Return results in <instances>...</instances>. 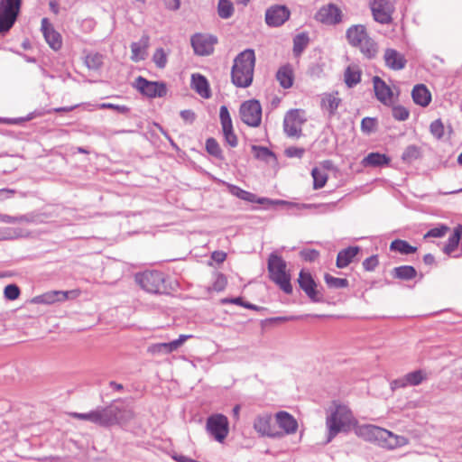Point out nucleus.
I'll return each mask as SVG.
<instances>
[{"instance_id": "nucleus-43", "label": "nucleus", "mask_w": 462, "mask_h": 462, "mask_svg": "<svg viewBox=\"0 0 462 462\" xmlns=\"http://www.w3.org/2000/svg\"><path fill=\"white\" fill-rule=\"evenodd\" d=\"M28 233L16 228H2L0 229V240L14 239L18 237L26 236Z\"/></svg>"}, {"instance_id": "nucleus-5", "label": "nucleus", "mask_w": 462, "mask_h": 462, "mask_svg": "<svg viewBox=\"0 0 462 462\" xmlns=\"http://www.w3.org/2000/svg\"><path fill=\"white\" fill-rule=\"evenodd\" d=\"M268 271L271 280L275 282L285 293L292 292L291 274L287 271L285 261L278 254L273 253L268 259Z\"/></svg>"}, {"instance_id": "nucleus-4", "label": "nucleus", "mask_w": 462, "mask_h": 462, "mask_svg": "<svg viewBox=\"0 0 462 462\" xmlns=\"http://www.w3.org/2000/svg\"><path fill=\"white\" fill-rule=\"evenodd\" d=\"M349 43L357 47L360 51L368 59L374 58L378 52L377 44L368 35L364 25H353L346 32Z\"/></svg>"}, {"instance_id": "nucleus-62", "label": "nucleus", "mask_w": 462, "mask_h": 462, "mask_svg": "<svg viewBox=\"0 0 462 462\" xmlns=\"http://www.w3.org/2000/svg\"><path fill=\"white\" fill-rule=\"evenodd\" d=\"M70 416L78 420H88L91 422V411L86 413L72 412L70 413Z\"/></svg>"}, {"instance_id": "nucleus-19", "label": "nucleus", "mask_w": 462, "mask_h": 462, "mask_svg": "<svg viewBox=\"0 0 462 462\" xmlns=\"http://www.w3.org/2000/svg\"><path fill=\"white\" fill-rule=\"evenodd\" d=\"M192 337L191 335H180L179 338L169 343H156L148 346L147 352L151 355L170 354L180 348L189 338Z\"/></svg>"}, {"instance_id": "nucleus-52", "label": "nucleus", "mask_w": 462, "mask_h": 462, "mask_svg": "<svg viewBox=\"0 0 462 462\" xmlns=\"http://www.w3.org/2000/svg\"><path fill=\"white\" fill-rule=\"evenodd\" d=\"M376 127V121L371 117H365L362 120L361 128L365 133L373 132Z\"/></svg>"}, {"instance_id": "nucleus-50", "label": "nucleus", "mask_w": 462, "mask_h": 462, "mask_svg": "<svg viewBox=\"0 0 462 462\" xmlns=\"http://www.w3.org/2000/svg\"><path fill=\"white\" fill-rule=\"evenodd\" d=\"M392 112L393 116L400 121H404L409 117V111L402 106H393Z\"/></svg>"}, {"instance_id": "nucleus-25", "label": "nucleus", "mask_w": 462, "mask_h": 462, "mask_svg": "<svg viewBox=\"0 0 462 462\" xmlns=\"http://www.w3.org/2000/svg\"><path fill=\"white\" fill-rule=\"evenodd\" d=\"M42 31L50 47L55 51L60 50L61 47V37L60 33L53 29L47 18L42 20Z\"/></svg>"}, {"instance_id": "nucleus-20", "label": "nucleus", "mask_w": 462, "mask_h": 462, "mask_svg": "<svg viewBox=\"0 0 462 462\" xmlns=\"http://www.w3.org/2000/svg\"><path fill=\"white\" fill-rule=\"evenodd\" d=\"M374 90L376 98L385 106L393 104L394 96L391 88L378 76L373 78Z\"/></svg>"}, {"instance_id": "nucleus-13", "label": "nucleus", "mask_w": 462, "mask_h": 462, "mask_svg": "<svg viewBox=\"0 0 462 462\" xmlns=\"http://www.w3.org/2000/svg\"><path fill=\"white\" fill-rule=\"evenodd\" d=\"M305 122L304 112L299 109L289 111L283 120L285 133L289 136H298L301 132V126Z\"/></svg>"}, {"instance_id": "nucleus-11", "label": "nucleus", "mask_w": 462, "mask_h": 462, "mask_svg": "<svg viewBox=\"0 0 462 462\" xmlns=\"http://www.w3.org/2000/svg\"><path fill=\"white\" fill-rule=\"evenodd\" d=\"M371 10L374 19L380 23H389L392 21L393 13V0H373L371 3Z\"/></svg>"}, {"instance_id": "nucleus-18", "label": "nucleus", "mask_w": 462, "mask_h": 462, "mask_svg": "<svg viewBox=\"0 0 462 462\" xmlns=\"http://www.w3.org/2000/svg\"><path fill=\"white\" fill-rule=\"evenodd\" d=\"M217 39L211 35L196 34L191 38V45L198 55H209L214 51Z\"/></svg>"}, {"instance_id": "nucleus-24", "label": "nucleus", "mask_w": 462, "mask_h": 462, "mask_svg": "<svg viewBox=\"0 0 462 462\" xmlns=\"http://www.w3.org/2000/svg\"><path fill=\"white\" fill-rule=\"evenodd\" d=\"M317 19L327 24H335L341 20V11L334 5H328L319 9Z\"/></svg>"}, {"instance_id": "nucleus-7", "label": "nucleus", "mask_w": 462, "mask_h": 462, "mask_svg": "<svg viewBox=\"0 0 462 462\" xmlns=\"http://www.w3.org/2000/svg\"><path fill=\"white\" fill-rule=\"evenodd\" d=\"M206 430L215 440L222 443L229 433L228 420L223 414H213L207 419Z\"/></svg>"}, {"instance_id": "nucleus-29", "label": "nucleus", "mask_w": 462, "mask_h": 462, "mask_svg": "<svg viewBox=\"0 0 462 462\" xmlns=\"http://www.w3.org/2000/svg\"><path fill=\"white\" fill-rule=\"evenodd\" d=\"M192 88L202 97L208 98L210 97L209 85L207 79L200 74H193L191 76Z\"/></svg>"}, {"instance_id": "nucleus-21", "label": "nucleus", "mask_w": 462, "mask_h": 462, "mask_svg": "<svg viewBox=\"0 0 462 462\" xmlns=\"http://www.w3.org/2000/svg\"><path fill=\"white\" fill-rule=\"evenodd\" d=\"M290 17V11L284 5H275L269 8L265 14V21L270 26H280Z\"/></svg>"}, {"instance_id": "nucleus-35", "label": "nucleus", "mask_w": 462, "mask_h": 462, "mask_svg": "<svg viewBox=\"0 0 462 462\" xmlns=\"http://www.w3.org/2000/svg\"><path fill=\"white\" fill-rule=\"evenodd\" d=\"M252 150L257 159L263 160L268 163H274L276 162L274 153L266 146H252Z\"/></svg>"}, {"instance_id": "nucleus-55", "label": "nucleus", "mask_w": 462, "mask_h": 462, "mask_svg": "<svg viewBox=\"0 0 462 462\" xmlns=\"http://www.w3.org/2000/svg\"><path fill=\"white\" fill-rule=\"evenodd\" d=\"M226 285V279L223 274H217L216 280L212 285V289L220 291L225 289Z\"/></svg>"}, {"instance_id": "nucleus-28", "label": "nucleus", "mask_w": 462, "mask_h": 462, "mask_svg": "<svg viewBox=\"0 0 462 462\" xmlns=\"http://www.w3.org/2000/svg\"><path fill=\"white\" fill-rule=\"evenodd\" d=\"M116 420L113 421V425H125L134 418V411L125 405H119L118 402H116Z\"/></svg>"}, {"instance_id": "nucleus-31", "label": "nucleus", "mask_w": 462, "mask_h": 462, "mask_svg": "<svg viewBox=\"0 0 462 462\" xmlns=\"http://www.w3.org/2000/svg\"><path fill=\"white\" fill-rule=\"evenodd\" d=\"M362 70L356 64L347 66L344 73V80L348 88L356 86L361 80Z\"/></svg>"}, {"instance_id": "nucleus-37", "label": "nucleus", "mask_w": 462, "mask_h": 462, "mask_svg": "<svg viewBox=\"0 0 462 462\" xmlns=\"http://www.w3.org/2000/svg\"><path fill=\"white\" fill-rule=\"evenodd\" d=\"M393 273L395 278L407 281L415 278L417 272L412 266L403 265L395 267Z\"/></svg>"}, {"instance_id": "nucleus-63", "label": "nucleus", "mask_w": 462, "mask_h": 462, "mask_svg": "<svg viewBox=\"0 0 462 462\" xmlns=\"http://www.w3.org/2000/svg\"><path fill=\"white\" fill-rule=\"evenodd\" d=\"M226 257V253L224 252H220V251H216L212 254V259L217 263H222L225 261Z\"/></svg>"}, {"instance_id": "nucleus-45", "label": "nucleus", "mask_w": 462, "mask_h": 462, "mask_svg": "<svg viewBox=\"0 0 462 462\" xmlns=\"http://www.w3.org/2000/svg\"><path fill=\"white\" fill-rule=\"evenodd\" d=\"M309 38L306 34H299L293 40V51L296 55H300L307 47Z\"/></svg>"}, {"instance_id": "nucleus-12", "label": "nucleus", "mask_w": 462, "mask_h": 462, "mask_svg": "<svg viewBox=\"0 0 462 462\" xmlns=\"http://www.w3.org/2000/svg\"><path fill=\"white\" fill-rule=\"evenodd\" d=\"M79 295V291H51L32 299L33 303L37 304H54L62 302L69 299H75Z\"/></svg>"}, {"instance_id": "nucleus-48", "label": "nucleus", "mask_w": 462, "mask_h": 462, "mask_svg": "<svg viewBox=\"0 0 462 462\" xmlns=\"http://www.w3.org/2000/svg\"><path fill=\"white\" fill-rule=\"evenodd\" d=\"M4 294L6 299L10 300H14L20 295V289L15 284H9L5 286Z\"/></svg>"}, {"instance_id": "nucleus-41", "label": "nucleus", "mask_w": 462, "mask_h": 462, "mask_svg": "<svg viewBox=\"0 0 462 462\" xmlns=\"http://www.w3.org/2000/svg\"><path fill=\"white\" fill-rule=\"evenodd\" d=\"M461 231L462 227L458 226L457 227L455 228L454 234L448 238V241L444 247V252L447 254H450L457 247L461 236Z\"/></svg>"}, {"instance_id": "nucleus-38", "label": "nucleus", "mask_w": 462, "mask_h": 462, "mask_svg": "<svg viewBox=\"0 0 462 462\" xmlns=\"http://www.w3.org/2000/svg\"><path fill=\"white\" fill-rule=\"evenodd\" d=\"M227 189H228V191L232 195H234V196H236V197H237V198H239V199H241L243 200H246V201H249V202H257L258 199H256V196L254 194H253L251 192H248V191H245V190L240 189L237 186H235V185H232V184H228L227 185Z\"/></svg>"}, {"instance_id": "nucleus-6", "label": "nucleus", "mask_w": 462, "mask_h": 462, "mask_svg": "<svg viewBox=\"0 0 462 462\" xmlns=\"http://www.w3.org/2000/svg\"><path fill=\"white\" fill-rule=\"evenodd\" d=\"M22 0H0V34H5L14 26Z\"/></svg>"}, {"instance_id": "nucleus-46", "label": "nucleus", "mask_w": 462, "mask_h": 462, "mask_svg": "<svg viewBox=\"0 0 462 462\" xmlns=\"http://www.w3.org/2000/svg\"><path fill=\"white\" fill-rule=\"evenodd\" d=\"M152 60L158 68H164L167 64V53L162 48H159L154 51Z\"/></svg>"}, {"instance_id": "nucleus-33", "label": "nucleus", "mask_w": 462, "mask_h": 462, "mask_svg": "<svg viewBox=\"0 0 462 462\" xmlns=\"http://www.w3.org/2000/svg\"><path fill=\"white\" fill-rule=\"evenodd\" d=\"M390 162V158L387 157L385 154L379 153V152H372L369 153L367 156H365L363 161L362 164L365 167L370 166V167H380L383 165H387Z\"/></svg>"}, {"instance_id": "nucleus-34", "label": "nucleus", "mask_w": 462, "mask_h": 462, "mask_svg": "<svg viewBox=\"0 0 462 462\" xmlns=\"http://www.w3.org/2000/svg\"><path fill=\"white\" fill-rule=\"evenodd\" d=\"M276 79L282 88H291L293 83L292 69L289 66H283L280 68L277 71Z\"/></svg>"}, {"instance_id": "nucleus-14", "label": "nucleus", "mask_w": 462, "mask_h": 462, "mask_svg": "<svg viewBox=\"0 0 462 462\" xmlns=\"http://www.w3.org/2000/svg\"><path fill=\"white\" fill-rule=\"evenodd\" d=\"M298 282L300 287L303 290V291L307 294L311 301H323V295L320 291L318 290V285L310 273L301 270L299 275Z\"/></svg>"}, {"instance_id": "nucleus-26", "label": "nucleus", "mask_w": 462, "mask_h": 462, "mask_svg": "<svg viewBox=\"0 0 462 462\" xmlns=\"http://www.w3.org/2000/svg\"><path fill=\"white\" fill-rule=\"evenodd\" d=\"M383 59L386 66L394 70L403 69L406 64L404 56L393 49L385 50Z\"/></svg>"}, {"instance_id": "nucleus-9", "label": "nucleus", "mask_w": 462, "mask_h": 462, "mask_svg": "<svg viewBox=\"0 0 462 462\" xmlns=\"http://www.w3.org/2000/svg\"><path fill=\"white\" fill-rule=\"evenodd\" d=\"M241 120L249 126L257 127L262 121V106L255 99L245 101L239 109Z\"/></svg>"}, {"instance_id": "nucleus-27", "label": "nucleus", "mask_w": 462, "mask_h": 462, "mask_svg": "<svg viewBox=\"0 0 462 462\" xmlns=\"http://www.w3.org/2000/svg\"><path fill=\"white\" fill-rule=\"evenodd\" d=\"M411 97L413 101L420 106H427L431 101V94L423 84L416 85L413 88Z\"/></svg>"}, {"instance_id": "nucleus-32", "label": "nucleus", "mask_w": 462, "mask_h": 462, "mask_svg": "<svg viewBox=\"0 0 462 462\" xmlns=\"http://www.w3.org/2000/svg\"><path fill=\"white\" fill-rule=\"evenodd\" d=\"M359 247L350 246L346 249L340 251L337 257V266L338 268L346 267L353 260V258L358 254Z\"/></svg>"}, {"instance_id": "nucleus-44", "label": "nucleus", "mask_w": 462, "mask_h": 462, "mask_svg": "<svg viewBox=\"0 0 462 462\" xmlns=\"http://www.w3.org/2000/svg\"><path fill=\"white\" fill-rule=\"evenodd\" d=\"M324 280L329 288L339 289L348 286V281L344 278H337L328 273H326Z\"/></svg>"}, {"instance_id": "nucleus-60", "label": "nucleus", "mask_w": 462, "mask_h": 462, "mask_svg": "<svg viewBox=\"0 0 462 462\" xmlns=\"http://www.w3.org/2000/svg\"><path fill=\"white\" fill-rule=\"evenodd\" d=\"M164 6L171 11H177L180 7V0H162Z\"/></svg>"}, {"instance_id": "nucleus-30", "label": "nucleus", "mask_w": 462, "mask_h": 462, "mask_svg": "<svg viewBox=\"0 0 462 462\" xmlns=\"http://www.w3.org/2000/svg\"><path fill=\"white\" fill-rule=\"evenodd\" d=\"M148 41L149 38L147 36H143L140 42L131 44L132 60L137 62L145 59Z\"/></svg>"}, {"instance_id": "nucleus-8", "label": "nucleus", "mask_w": 462, "mask_h": 462, "mask_svg": "<svg viewBox=\"0 0 462 462\" xmlns=\"http://www.w3.org/2000/svg\"><path fill=\"white\" fill-rule=\"evenodd\" d=\"M136 282L147 292L159 293L164 287V276L157 271H147L135 275Z\"/></svg>"}, {"instance_id": "nucleus-40", "label": "nucleus", "mask_w": 462, "mask_h": 462, "mask_svg": "<svg viewBox=\"0 0 462 462\" xmlns=\"http://www.w3.org/2000/svg\"><path fill=\"white\" fill-rule=\"evenodd\" d=\"M234 5L230 0H219L217 4V14L222 19H228L234 14Z\"/></svg>"}, {"instance_id": "nucleus-15", "label": "nucleus", "mask_w": 462, "mask_h": 462, "mask_svg": "<svg viewBox=\"0 0 462 462\" xmlns=\"http://www.w3.org/2000/svg\"><path fill=\"white\" fill-rule=\"evenodd\" d=\"M254 429L263 437L273 439L282 437V433L272 426V416L269 413L256 416L254 421Z\"/></svg>"}, {"instance_id": "nucleus-56", "label": "nucleus", "mask_w": 462, "mask_h": 462, "mask_svg": "<svg viewBox=\"0 0 462 462\" xmlns=\"http://www.w3.org/2000/svg\"><path fill=\"white\" fill-rule=\"evenodd\" d=\"M376 255L370 256L363 262V266L366 271H373L378 265Z\"/></svg>"}, {"instance_id": "nucleus-2", "label": "nucleus", "mask_w": 462, "mask_h": 462, "mask_svg": "<svg viewBox=\"0 0 462 462\" xmlns=\"http://www.w3.org/2000/svg\"><path fill=\"white\" fill-rule=\"evenodd\" d=\"M354 431L357 437L364 440L375 442L379 446L389 449L402 447L408 443L405 437L395 435L392 431L375 425H358L357 423Z\"/></svg>"}, {"instance_id": "nucleus-54", "label": "nucleus", "mask_w": 462, "mask_h": 462, "mask_svg": "<svg viewBox=\"0 0 462 462\" xmlns=\"http://www.w3.org/2000/svg\"><path fill=\"white\" fill-rule=\"evenodd\" d=\"M448 230V227L446 226L435 227V228L430 229L425 235V237H442L446 235Z\"/></svg>"}, {"instance_id": "nucleus-3", "label": "nucleus", "mask_w": 462, "mask_h": 462, "mask_svg": "<svg viewBox=\"0 0 462 462\" xmlns=\"http://www.w3.org/2000/svg\"><path fill=\"white\" fill-rule=\"evenodd\" d=\"M255 56L253 50L242 51L234 60L231 71L233 83L239 88H247L251 85L254 76Z\"/></svg>"}, {"instance_id": "nucleus-1", "label": "nucleus", "mask_w": 462, "mask_h": 462, "mask_svg": "<svg viewBox=\"0 0 462 462\" xmlns=\"http://www.w3.org/2000/svg\"><path fill=\"white\" fill-rule=\"evenodd\" d=\"M357 419L350 407L339 401L332 402L326 412V443H329L339 433H348L354 430Z\"/></svg>"}, {"instance_id": "nucleus-16", "label": "nucleus", "mask_w": 462, "mask_h": 462, "mask_svg": "<svg viewBox=\"0 0 462 462\" xmlns=\"http://www.w3.org/2000/svg\"><path fill=\"white\" fill-rule=\"evenodd\" d=\"M116 402L106 407H99L91 411V422L102 427L113 426L115 421Z\"/></svg>"}, {"instance_id": "nucleus-64", "label": "nucleus", "mask_w": 462, "mask_h": 462, "mask_svg": "<svg viewBox=\"0 0 462 462\" xmlns=\"http://www.w3.org/2000/svg\"><path fill=\"white\" fill-rule=\"evenodd\" d=\"M172 458L177 462H196L197 460H194L189 457L183 456V455H174L172 456Z\"/></svg>"}, {"instance_id": "nucleus-59", "label": "nucleus", "mask_w": 462, "mask_h": 462, "mask_svg": "<svg viewBox=\"0 0 462 462\" xmlns=\"http://www.w3.org/2000/svg\"><path fill=\"white\" fill-rule=\"evenodd\" d=\"M257 203H259V204L269 203L272 205H286V206H290V207L293 206L292 203L287 202L285 200H271V199H265V198L258 199Z\"/></svg>"}, {"instance_id": "nucleus-23", "label": "nucleus", "mask_w": 462, "mask_h": 462, "mask_svg": "<svg viewBox=\"0 0 462 462\" xmlns=\"http://www.w3.org/2000/svg\"><path fill=\"white\" fill-rule=\"evenodd\" d=\"M275 420L280 430L284 435L293 434L298 430V422L292 415L287 411H279L275 414Z\"/></svg>"}, {"instance_id": "nucleus-22", "label": "nucleus", "mask_w": 462, "mask_h": 462, "mask_svg": "<svg viewBox=\"0 0 462 462\" xmlns=\"http://www.w3.org/2000/svg\"><path fill=\"white\" fill-rule=\"evenodd\" d=\"M219 117L222 125L224 136L227 144H236L237 140L233 131L232 120L229 111L226 106H221L219 109Z\"/></svg>"}, {"instance_id": "nucleus-10", "label": "nucleus", "mask_w": 462, "mask_h": 462, "mask_svg": "<svg viewBox=\"0 0 462 462\" xmlns=\"http://www.w3.org/2000/svg\"><path fill=\"white\" fill-rule=\"evenodd\" d=\"M134 87L143 95L151 98L162 97L167 94V87L163 82L149 81L143 77L135 79Z\"/></svg>"}, {"instance_id": "nucleus-36", "label": "nucleus", "mask_w": 462, "mask_h": 462, "mask_svg": "<svg viewBox=\"0 0 462 462\" xmlns=\"http://www.w3.org/2000/svg\"><path fill=\"white\" fill-rule=\"evenodd\" d=\"M340 98L337 94H326L322 97V107L330 115L334 114L340 104Z\"/></svg>"}, {"instance_id": "nucleus-57", "label": "nucleus", "mask_w": 462, "mask_h": 462, "mask_svg": "<svg viewBox=\"0 0 462 462\" xmlns=\"http://www.w3.org/2000/svg\"><path fill=\"white\" fill-rule=\"evenodd\" d=\"M301 257L306 261H315L319 257V252L314 249H306L300 252Z\"/></svg>"}, {"instance_id": "nucleus-39", "label": "nucleus", "mask_w": 462, "mask_h": 462, "mask_svg": "<svg viewBox=\"0 0 462 462\" xmlns=\"http://www.w3.org/2000/svg\"><path fill=\"white\" fill-rule=\"evenodd\" d=\"M311 175L313 178V188L315 189H321L325 186L328 180V174L323 169L315 167L311 171Z\"/></svg>"}, {"instance_id": "nucleus-58", "label": "nucleus", "mask_w": 462, "mask_h": 462, "mask_svg": "<svg viewBox=\"0 0 462 462\" xmlns=\"http://www.w3.org/2000/svg\"><path fill=\"white\" fill-rule=\"evenodd\" d=\"M304 150L301 148H298L295 146H290L285 150V154L288 157H300L303 153Z\"/></svg>"}, {"instance_id": "nucleus-51", "label": "nucleus", "mask_w": 462, "mask_h": 462, "mask_svg": "<svg viewBox=\"0 0 462 462\" xmlns=\"http://www.w3.org/2000/svg\"><path fill=\"white\" fill-rule=\"evenodd\" d=\"M29 218L26 216L12 217L9 215L0 214V222L4 223H23L28 222Z\"/></svg>"}, {"instance_id": "nucleus-42", "label": "nucleus", "mask_w": 462, "mask_h": 462, "mask_svg": "<svg viewBox=\"0 0 462 462\" xmlns=\"http://www.w3.org/2000/svg\"><path fill=\"white\" fill-rule=\"evenodd\" d=\"M391 250L397 251L403 254H410L416 252V247L411 246L406 241L394 240L390 245Z\"/></svg>"}, {"instance_id": "nucleus-47", "label": "nucleus", "mask_w": 462, "mask_h": 462, "mask_svg": "<svg viewBox=\"0 0 462 462\" xmlns=\"http://www.w3.org/2000/svg\"><path fill=\"white\" fill-rule=\"evenodd\" d=\"M430 129L431 134L439 140L441 139L445 134L444 125L439 119L433 121L430 124Z\"/></svg>"}, {"instance_id": "nucleus-49", "label": "nucleus", "mask_w": 462, "mask_h": 462, "mask_svg": "<svg viewBox=\"0 0 462 462\" xmlns=\"http://www.w3.org/2000/svg\"><path fill=\"white\" fill-rule=\"evenodd\" d=\"M420 155V152L417 146H408L405 152L402 153V160L404 162H410L412 160L418 158Z\"/></svg>"}, {"instance_id": "nucleus-53", "label": "nucleus", "mask_w": 462, "mask_h": 462, "mask_svg": "<svg viewBox=\"0 0 462 462\" xmlns=\"http://www.w3.org/2000/svg\"><path fill=\"white\" fill-rule=\"evenodd\" d=\"M99 109H113L117 113L125 114L128 112V108L125 106L115 105L112 103H102L98 105Z\"/></svg>"}, {"instance_id": "nucleus-61", "label": "nucleus", "mask_w": 462, "mask_h": 462, "mask_svg": "<svg viewBox=\"0 0 462 462\" xmlns=\"http://www.w3.org/2000/svg\"><path fill=\"white\" fill-rule=\"evenodd\" d=\"M205 149L208 152V154H210L216 158H220V156H221L220 146H205Z\"/></svg>"}, {"instance_id": "nucleus-17", "label": "nucleus", "mask_w": 462, "mask_h": 462, "mask_svg": "<svg viewBox=\"0 0 462 462\" xmlns=\"http://www.w3.org/2000/svg\"><path fill=\"white\" fill-rule=\"evenodd\" d=\"M427 378L428 374L424 370L412 371L396 380H393L391 383V388L393 390H395L398 388H405L408 386H416L420 384Z\"/></svg>"}]
</instances>
